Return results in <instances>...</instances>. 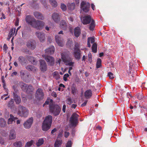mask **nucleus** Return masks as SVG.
<instances>
[{"label":"nucleus","instance_id":"obj_1","mask_svg":"<svg viewBox=\"0 0 147 147\" xmlns=\"http://www.w3.org/2000/svg\"><path fill=\"white\" fill-rule=\"evenodd\" d=\"M55 49L54 47L46 49L45 51V55H43L42 57L45 58L48 64L51 65H53L55 63V60L53 57L51 56H48L47 54L52 55L54 53Z\"/></svg>","mask_w":147,"mask_h":147},{"label":"nucleus","instance_id":"obj_2","mask_svg":"<svg viewBox=\"0 0 147 147\" xmlns=\"http://www.w3.org/2000/svg\"><path fill=\"white\" fill-rule=\"evenodd\" d=\"M48 104L49 105V109L51 113L55 116L59 114L61 110V108L58 105H53L52 99H48L44 104L43 106L46 104Z\"/></svg>","mask_w":147,"mask_h":147},{"label":"nucleus","instance_id":"obj_3","mask_svg":"<svg viewBox=\"0 0 147 147\" xmlns=\"http://www.w3.org/2000/svg\"><path fill=\"white\" fill-rule=\"evenodd\" d=\"M61 58L65 65L70 66L69 70L71 71L72 70L74 63L72 61V59L69 57V52H63L61 53Z\"/></svg>","mask_w":147,"mask_h":147},{"label":"nucleus","instance_id":"obj_4","mask_svg":"<svg viewBox=\"0 0 147 147\" xmlns=\"http://www.w3.org/2000/svg\"><path fill=\"white\" fill-rule=\"evenodd\" d=\"M52 117L51 115H49L46 117L42 125V129L43 131H46L50 129L52 122Z\"/></svg>","mask_w":147,"mask_h":147},{"label":"nucleus","instance_id":"obj_5","mask_svg":"<svg viewBox=\"0 0 147 147\" xmlns=\"http://www.w3.org/2000/svg\"><path fill=\"white\" fill-rule=\"evenodd\" d=\"M17 111V114L20 116L26 117L28 115V110L26 107L22 106H19Z\"/></svg>","mask_w":147,"mask_h":147},{"label":"nucleus","instance_id":"obj_6","mask_svg":"<svg viewBox=\"0 0 147 147\" xmlns=\"http://www.w3.org/2000/svg\"><path fill=\"white\" fill-rule=\"evenodd\" d=\"M78 115L74 113L71 117L70 119V125L73 126H75L78 123Z\"/></svg>","mask_w":147,"mask_h":147},{"label":"nucleus","instance_id":"obj_7","mask_svg":"<svg viewBox=\"0 0 147 147\" xmlns=\"http://www.w3.org/2000/svg\"><path fill=\"white\" fill-rule=\"evenodd\" d=\"M92 19H92L91 16L89 15H85L81 18L82 23L84 25L89 24Z\"/></svg>","mask_w":147,"mask_h":147},{"label":"nucleus","instance_id":"obj_8","mask_svg":"<svg viewBox=\"0 0 147 147\" xmlns=\"http://www.w3.org/2000/svg\"><path fill=\"white\" fill-rule=\"evenodd\" d=\"M45 24V23L42 21L36 20L32 27L38 29L42 30Z\"/></svg>","mask_w":147,"mask_h":147},{"label":"nucleus","instance_id":"obj_9","mask_svg":"<svg viewBox=\"0 0 147 147\" xmlns=\"http://www.w3.org/2000/svg\"><path fill=\"white\" fill-rule=\"evenodd\" d=\"M19 84L22 89L23 90H26L27 92L29 91L32 92L33 90V87L31 85H29L27 87L26 84L22 82H20Z\"/></svg>","mask_w":147,"mask_h":147},{"label":"nucleus","instance_id":"obj_10","mask_svg":"<svg viewBox=\"0 0 147 147\" xmlns=\"http://www.w3.org/2000/svg\"><path fill=\"white\" fill-rule=\"evenodd\" d=\"M80 5L83 11L87 13L89 11L90 5L88 3L82 1Z\"/></svg>","mask_w":147,"mask_h":147},{"label":"nucleus","instance_id":"obj_11","mask_svg":"<svg viewBox=\"0 0 147 147\" xmlns=\"http://www.w3.org/2000/svg\"><path fill=\"white\" fill-rule=\"evenodd\" d=\"M35 34L39 40L42 42H44L46 40L45 34L42 32L37 31L36 32Z\"/></svg>","mask_w":147,"mask_h":147},{"label":"nucleus","instance_id":"obj_12","mask_svg":"<svg viewBox=\"0 0 147 147\" xmlns=\"http://www.w3.org/2000/svg\"><path fill=\"white\" fill-rule=\"evenodd\" d=\"M35 97L38 100H42L44 97V94L41 89L39 88L36 91Z\"/></svg>","mask_w":147,"mask_h":147},{"label":"nucleus","instance_id":"obj_13","mask_svg":"<svg viewBox=\"0 0 147 147\" xmlns=\"http://www.w3.org/2000/svg\"><path fill=\"white\" fill-rule=\"evenodd\" d=\"M25 19L26 22L32 27L36 21L33 17L30 15L26 16Z\"/></svg>","mask_w":147,"mask_h":147},{"label":"nucleus","instance_id":"obj_14","mask_svg":"<svg viewBox=\"0 0 147 147\" xmlns=\"http://www.w3.org/2000/svg\"><path fill=\"white\" fill-rule=\"evenodd\" d=\"M40 70L43 72L46 71L47 69V67L46 63L45 61L42 60L40 61Z\"/></svg>","mask_w":147,"mask_h":147},{"label":"nucleus","instance_id":"obj_15","mask_svg":"<svg viewBox=\"0 0 147 147\" xmlns=\"http://www.w3.org/2000/svg\"><path fill=\"white\" fill-rule=\"evenodd\" d=\"M33 118L31 117L28 119L24 124L25 128L26 129L30 128L32 123Z\"/></svg>","mask_w":147,"mask_h":147},{"label":"nucleus","instance_id":"obj_16","mask_svg":"<svg viewBox=\"0 0 147 147\" xmlns=\"http://www.w3.org/2000/svg\"><path fill=\"white\" fill-rule=\"evenodd\" d=\"M80 51L79 48L76 47L74 49V55L75 58L77 59H79L80 57Z\"/></svg>","mask_w":147,"mask_h":147},{"label":"nucleus","instance_id":"obj_17","mask_svg":"<svg viewBox=\"0 0 147 147\" xmlns=\"http://www.w3.org/2000/svg\"><path fill=\"white\" fill-rule=\"evenodd\" d=\"M52 19L56 23H58L60 20V18L59 14L57 13H53L52 15Z\"/></svg>","mask_w":147,"mask_h":147},{"label":"nucleus","instance_id":"obj_18","mask_svg":"<svg viewBox=\"0 0 147 147\" xmlns=\"http://www.w3.org/2000/svg\"><path fill=\"white\" fill-rule=\"evenodd\" d=\"M95 38L94 37H89L88 38V46H91L90 43L93 44L92 46H97L96 42H94Z\"/></svg>","mask_w":147,"mask_h":147},{"label":"nucleus","instance_id":"obj_19","mask_svg":"<svg viewBox=\"0 0 147 147\" xmlns=\"http://www.w3.org/2000/svg\"><path fill=\"white\" fill-rule=\"evenodd\" d=\"M27 71L25 70H22L20 71V76L22 80L26 81V78L28 77V75L26 76Z\"/></svg>","mask_w":147,"mask_h":147},{"label":"nucleus","instance_id":"obj_20","mask_svg":"<svg viewBox=\"0 0 147 147\" xmlns=\"http://www.w3.org/2000/svg\"><path fill=\"white\" fill-rule=\"evenodd\" d=\"M56 41L59 46H61L63 42V38L59 35H56L55 36Z\"/></svg>","mask_w":147,"mask_h":147},{"label":"nucleus","instance_id":"obj_21","mask_svg":"<svg viewBox=\"0 0 147 147\" xmlns=\"http://www.w3.org/2000/svg\"><path fill=\"white\" fill-rule=\"evenodd\" d=\"M60 26L62 29L65 30L67 29V24L64 20H62L61 21Z\"/></svg>","mask_w":147,"mask_h":147},{"label":"nucleus","instance_id":"obj_22","mask_svg":"<svg viewBox=\"0 0 147 147\" xmlns=\"http://www.w3.org/2000/svg\"><path fill=\"white\" fill-rule=\"evenodd\" d=\"M92 92L90 90H88L86 91L84 93L85 97L86 98H90L92 96Z\"/></svg>","mask_w":147,"mask_h":147},{"label":"nucleus","instance_id":"obj_23","mask_svg":"<svg viewBox=\"0 0 147 147\" xmlns=\"http://www.w3.org/2000/svg\"><path fill=\"white\" fill-rule=\"evenodd\" d=\"M13 98L16 104H19L20 103L21 101L20 97L14 92L13 93Z\"/></svg>","mask_w":147,"mask_h":147},{"label":"nucleus","instance_id":"obj_24","mask_svg":"<svg viewBox=\"0 0 147 147\" xmlns=\"http://www.w3.org/2000/svg\"><path fill=\"white\" fill-rule=\"evenodd\" d=\"M10 117L8 119L7 123L8 124H11L12 123L13 121H14L15 120L18 119L17 118L14 117L11 114L10 115Z\"/></svg>","mask_w":147,"mask_h":147},{"label":"nucleus","instance_id":"obj_25","mask_svg":"<svg viewBox=\"0 0 147 147\" xmlns=\"http://www.w3.org/2000/svg\"><path fill=\"white\" fill-rule=\"evenodd\" d=\"M80 34V28L78 27L75 28L74 29V34L75 36L77 37L79 36Z\"/></svg>","mask_w":147,"mask_h":147},{"label":"nucleus","instance_id":"obj_26","mask_svg":"<svg viewBox=\"0 0 147 147\" xmlns=\"http://www.w3.org/2000/svg\"><path fill=\"white\" fill-rule=\"evenodd\" d=\"M95 23L94 19H92L90 24L89 25V29L91 31H93L95 26Z\"/></svg>","mask_w":147,"mask_h":147},{"label":"nucleus","instance_id":"obj_27","mask_svg":"<svg viewBox=\"0 0 147 147\" xmlns=\"http://www.w3.org/2000/svg\"><path fill=\"white\" fill-rule=\"evenodd\" d=\"M36 45L35 41L32 40H31L27 42V46H35Z\"/></svg>","mask_w":147,"mask_h":147},{"label":"nucleus","instance_id":"obj_28","mask_svg":"<svg viewBox=\"0 0 147 147\" xmlns=\"http://www.w3.org/2000/svg\"><path fill=\"white\" fill-rule=\"evenodd\" d=\"M26 68L28 70L34 72L36 70V68L34 66L32 65H29L26 66Z\"/></svg>","mask_w":147,"mask_h":147},{"label":"nucleus","instance_id":"obj_29","mask_svg":"<svg viewBox=\"0 0 147 147\" xmlns=\"http://www.w3.org/2000/svg\"><path fill=\"white\" fill-rule=\"evenodd\" d=\"M68 9L70 10H72L74 9L75 8V4L74 3H69L68 5Z\"/></svg>","mask_w":147,"mask_h":147},{"label":"nucleus","instance_id":"obj_30","mask_svg":"<svg viewBox=\"0 0 147 147\" xmlns=\"http://www.w3.org/2000/svg\"><path fill=\"white\" fill-rule=\"evenodd\" d=\"M44 140L43 138H40L39 139L36 143V145L37 146H40L42 145L44 143Z\"/></svg>","mask_w":147,"mask_h":147},{"label":"nucleus","instance_id":"obj_31","mask_svg":"<svg viewBox=\"0 0 147 147\" xmlns=\"http://www.w3.org/2000/svg\"><path fill=\"white\" fill-rule=\"evenodd\" d=\"M102 61L100 59H97L96 63V67L97 68H100L102 65Z\"/></svg>","mask_w":147,"mask_h":147},{"label":"nucleus","instance_id":"obj_32","mask_svg":"<svg viewBox=\"0 0 147 147\" xmlns=\"http://www.w3.org/2000/svg\"><path fill=\"white\" fill-rule=\"evenodd\" d=\"M61 143L62 140H58V139L57 138L55 144V147H59L61 145Z\"/></svg>","mask_w":147,"mask_h":147},{"label":"nucleus","instance_id":"obj_33","mask_svg":"<svg viewBox=\"0 0 147 147\" xmlns=\"http://www.w3.org/2000/svg\"><path fill=\"white\" fill-rule=\"evenodd\" d=\"M28 59L33 64L35 65L37 64V63L35 61V59L33 57L31 56L29 57H28Z\"/></svg>","mask_w":147,"mask_h":147},{"label":"nucleus","instance_id":"obj_34","mask_svg":"<svg viewBox=\"0 0 147 147\" xmlns=\"http://www.w3.org/2000/svg\"><path fill=\"white\" fill-rule=\"evenodd\" d=\"M16 138L15 131L13 130H11L10 131V134L9 135V138L11 139H13Z\"/></svg>","mask_w":147,"mask_h":147},{"label":"nucleus","instance_id":"obj_35","mask_svg":"<svg viewBox=\"0 0 147 147\" xmlns=\"http://www.w3.org/2000/svg\"><path fill=\"white\" fill-rule=\"evenodd\" d=\"M50 4L54 7H56L57 5V3L55 0H49Z\"/></svg>","mask_w":147,"mask_h":147},{"label":"nucleus","instance_id":"obj_36","mask_svg":"<svg viewBox=\"0 0 147 147\" xmlns=\"http://www.w3.org/2000/svg\"><path fill=\"white\" fill-rule=\"evenodd\" d=\"M0 123L1 127H4L6 124V122L3 118L0 119Z\"/></svg>","mask_w":147,"mask_h":147},{"label":"nucleus","instance_id":"obj_37","mask_svg":"<svg viewBox=\"0 0 147 147\" xmlns=\"http://www.w3.org/2000/svg\"><path fill=\"white\" fill-rule=\"evenodd\" d=\"M34 142L33 140H31L30 141L26 143L25 146V147H30L33 143Z\"/></svg>","mask_w":147,"mask_h":147},{"label":"nucleus","instance_id":"obj_38","mask_svg":"<svg viewBox=\"0 0 147 147\" xmlns=\"http://www.w3.org/2000/svg\"><path fill=\"white\" fill-rule=\"evenodd\" d=\"M14 145L16 147H21L22 146V142L20 141L16 142L14 144Z\"/></svg>","mask_w":147,"mask_h":147},{"label":"nucleus","instance_id":"obj_39","mask_svg":"<svg viewBox=\"0 0 147 147\" xmlns=\"http://www.w3.org/2000/svg\"><path fill=\"white\" fill-rule=\"evenodd\" d=\"M53 77L57 80L59 78V75L58 73L57 72H54L53 73Z\"/></svg>","mask_w":147,"mask_h":147},{"label":"nucleus","instance_id":"obj_40","mask_svg":"<svg viewBox=\"0 0 147 147\" xmlns=\"http://www.w3.org/2000/svg\"><path fill=\"white\" fill-rule=\"evenodd\" d=\"M16 29V28H15L14 30L13 28H12L11 29L9 33V35L10 36V37H12L15 34Z\"/></svg>","mask_w":147,"mask_h":147},{"label":"nucleus","instance_id":"obj_41","mask_svg":"<svg viewBox=\"0 0 147 147\" xmlns=\"http://www.w3.org/2000/svg\"><path fill=\"white\" fill-rule=\"evenodd\" d=\"M61 7L63 11H65L67 9L66 5L64 3H61Z\"/></svg>","mask_w":147,"mask_h":147},{"label":"nucleus","instance_id":"obj_42","mask_svg":"<svg viewBox=\"0 0 147 147\" xmlns=\"http://www.w3.org/2000/svg\"><path fill=\"white\" fill-rule=\"evenodd\" d=\"M36 18L41 20H43L45 18L43 15L40 13V14H39V15Z\"/></svg>","mask_w":147,"mask_h":147},{"label":"nucleus","instance_id":"obj_43","mask_svg":"<svg viewBox=\"0 0 147 147\" xmlns=\"http://www.w3.org/2000/svg\"><path fill=\"white\" fill-rule=\"evenodd\" d=\"M72 40L71 39H69L67 43V46H71L72 45Z\"/></svg>","mask_w":147,"mask_h":147},{"label":"nucleus","instance_id":"obj_44","mask_svg":"<svg viewBox=\"0 0 147 147\" xmlns=\"http://www.w3.org/2000/svg\"><path fill=\"white\" fill-rule=\"evenodd\" d=\"M14 101L13 99L11 100L9 102V104L8 105L9 107H11L13 105Z\"/></svg>","mask_w":147,"mask_h":147},{"label":"nucleus","instance_id":"obj_45","mask_svg":"<svg viewBox=\"0 0 147 147\" xmlns=\"http://www.w3.org/2000/svg\"><path fill=\"white\" fill-rule=\"evenodd\" d=\"M108 76L111 79H113L114 78V76L113 74L111 72H109L108 74Z\"/></svg>","mask_w":147,"mask_h":147},{"label":"nucleus","instance_id":"obj_46","mask_svg":"<svg viewBox=\"0 0 147 147\" xmlns=\"http://www.w3.org/2000/svg\"><path fill=\"white\" fill-rule=\"evenodd\" d=\"M67 103L69 105H71L73 102L72 100L70 98H68L66 100Z\"/></svg>","mask_w":147,"mask_h":147},{"label":"nucleus","instance_id":"obj_47","mask_svg":"<svg viewBox=\"0 0 147 147\" xmlns=\"http://www.w3.org/2000/svg\"><path fill=\"white\" fill-rule=\"evenodd\" d=\"M42 3L44 5V7L46 8L47 7V5L46 1L45 0H40Z\"/></svg>","mask_w":147,"mask_h":147},{"label":"nucleus","instance_id":"obj_48","mask_svg":"<svg viewBox=\"0 0 147 147\" xmlns=\"http://www.w3.org/2000/svg\"><path fill=\"white\" fill-rule=\"evenodd\" d=\"M69 76V75L68 74H65L63 76V80L65 81H66L67 80V78Z\"/></svg>","mask_w":147,"mask_h":147},{"label":"nucleus","instance_id":"obj_49","mask_svg":"<svg viewBox=\"0 0 147 147\" xmlns=\"http://www.w3.org/2000/svg\"><path fill=\"white\" fill-rule=\"evenodd\" d=\"M72 145V142L71 141H69L66 146V147H71Z\"/></svg>","mask_w":147,"mask_h":147},{"label":"nucleus","instance_id":"obj_50","mask_svg":"<svg viewBox=\"0 0 147 147\" xmlns=\"http://www.w3.org/2000/svg\"><path fill=\"white\" fill-rule=\"evenodd\" d=\"M92 50L93 52L96 53L97 51V47H92Z\"/></svg>","mask_w":147,"mask_h":147},{"label":"nucleus","instance_id":"obj_51","mask_svg":"<svg viewBox=\"0 0 147 147\" xmlns=\"http://www.w3.org/2000/svg\"><path fill=\"white\" fill-rule=\"evenodd\" d=\"M88 58L89 59V61L90 62H91L92 60V54L90 53H89L88 54Z\"/></svg>","mask_w":147,"mask_h":147},{"label":"nucleus","instance_id":"obj_52","mask_svg":"<svg viewBox=\"0 0 147 147\" xmlns=\"http://www.w3.org/2000/svg\"><path fill=\"white\" fill-rule=\"evenodd\" d=\"M40 12L38 11H35L34 13V15L35 17L36 18L39 15V14H40Z\"/></svg>","mask_w":147,"mask_h":147},{"label":"nucleus","instance_id":"obj_53","mask_svg":"<svg viewBox=\"0 0 147 147\" xmlns=\"http://www.w3.org/2000/svg\"><path fill=\"white\" fill-rule=\"evenodd\" d=\"M17 72L16 71H14L11 74V76L13 77L15 76H16L17 74Z\"/></svg>","mask_w":147,"mask_h":147},{"label":"nucleus","instance_id":"obj_54","mask_svg":"<svg viewBox=\"0 0 147 147\" xmlns=\"http://www.w3.org/2000/svg\"><path fill=\"white\" fill-rule=\"evenodd\" d=\"M2 17L0 18L1 20H2L3 19H5L6 18L5 16L3 13H2Z\"/></svg>","mask_w":147,"mask_h":147},{"label":"nucleus","instance_id":"obj_55","mask_svg":"<svg viewBox=\"0 0 147 147\" xmlns=\"http://www.w3.org/2000/svg\"><path fill=\"white\" fill-rule=\"evenodd\" d=\"M69 133L68 132H65V137L66 138L67 137L69 136Z\"/></svg>","mask_w":147,"mask_h":147},{"label":"nucleus","instance_id":"obj_56","mask_svg":"<svg viewBox=\"0 0 147 147\" xmlns=\"http://www.w3.org/2000/svg\"><path fill=\"white\" fill-rule=\"evenodd\" d=\"M52 95L55 97H57V95L56 93L55 92H53L51 94Z\"/></svg>","mask_w":147,"mask_h":147},{"label":"nucleus","instance_id":"obj_57","mask_svg":"<svg viewBox=\"0 0 147 147\" xmlns=\"http://www.w3.org/2000/svg\"><path fill=\"white\" fill-rule=\"evenodd\" d=\"M61 61V60L60 59H58V60L56 62L57 64L59 65H60Z\"/></svg>","mask_w":147,"mask_h":147},{"label":"nucleus","instance_id":"obj_58","mask_svg":"<svg viewBox=\"0 0 147 147\" xmlns=\"http://www.w3.org/2000/svg\"><path fill=\"white\" fill-rule=\"evenodd\" d=\"M66 105H63V109H62V111L64 112H65L66 109Z\"/></svg>","mask_w":147,"mask_h":147},{"label":"nucleus","instance_id":"obj_59","mask_svg":"<svg viewBox=\"0 0 147 147\" xmlns=\"http://www.w3.org/2000/svg\"><path fill=\"white\" fill-rule=\"evenodd\" d=\"M57 131V129L56 128H54L53 129L51 132V133L52 134H54L55 132Z\"/></svg>","mask_w":147,"mask_h":147},{"label":"nucleus","instance_id":"obj_60","mask_svg":"<svg viewBox=\"0 0 147 147\" xmlns=\"http://www.w3.org/2000/svg\"><path fill=\"white\" fill-rule=\"evenodd\" d=\"M87 102L86 101H85V102H84L83 103H82V104L81 106L82 107L85 106L86 105Z\"/></svg>","mask_w":147,"mask_h":147},{"label":"nucleus","instance_id":"obj_61","mask_svg":"<svg viewBox=\"0 0 147 147\" xmlns=\"http://www.w3.org/2000/svg\"><path fill=\"white\" fill-rule=\"evenodd\" d=\"M24 59V57H20L18 58V60L19 61H21Z\"/></svg>","mask_w":147,"mask_h":147},{"label":"nucleus","instance_id":"obj_62","mask_svg":"<svg viewBox=\"0 0 147 147\" xmlns=\"http://www.w3.org/2000/svg\"><path fill=\"white\" fill-rule=\"evenodd\" d=\"M61 70L63 72V73H64L65 71H66L67 70V68H65V69H63V68H61Z\"/></svg>","mask_w":147,"mask_h":147},{"label":"nucleus","instance_id":"obj_63","mask_svg":"<svg viewBox=\"0 0 147 147\" xmlns=\"http://www.w3.org/2000/svg\"><path fill=\"white\" fill-rule=\"evenodd\" d=\"M86 58V57L85 55H84L82 57V60L84 61H85Z\"/></svg>","mask_w":147,"mask_h":147},{"label":"nucleus","instance_id":"obj_64","mask_svg":"<svg viewBox=\"0 0 147 147\" xmlns=\"http://www.w3.org/2000/svg\"><path fill=\"white\" fill-rule=\"evenodd\" d=\"M95 7V5L93 4L92 3L91 4V7H92V9L93 10H94Z\"/></svg>","mask_w":147,"mask_h":147}]
</instances>
